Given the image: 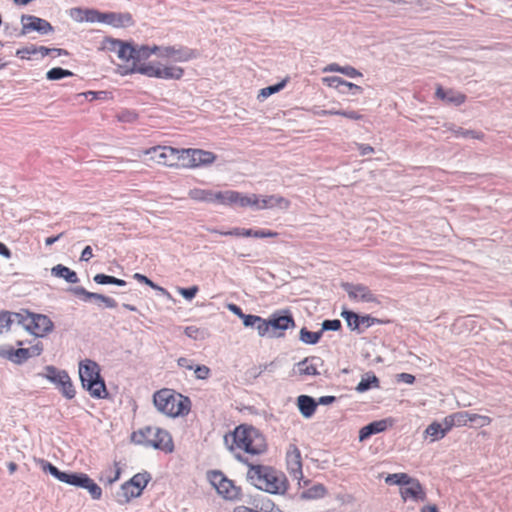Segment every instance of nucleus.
I'll return each instance as SVG.
<instances>
[{"label":"nucleus","mask_w":512,"mask_h":512,"mask_svg":"<svg viewBox=\"0 0 512 512\" xmlns=\"http://www.w3.org/2000/svg\"><path fill=\"white\" fill-rule=\"evenodd\" d=\"M342 74L349 78L362 77V73L360 71L349 65L343 67Z\"/></svg>","instance_id":"nucleus-63"},{"label":"nucleus","mask_w":512,"mask_h":512,"mask_svg":"<svg viewBox=\"0 0 512 512\" xmlns=\"http://www.w3.org/2000/svg\"><path fill=\"white\" fill-rule=\"evenodd\" d=\"M342 327V323L339 319H326L321 324V331H338Z\"/></svg>","instance_id":"nucleus-48"},{"label":"nucleus","mask_w":512,"mask_h":512,"mask_svg":"<svg viewBox=\"0 0 512 512\" xmlns=\"http://www.w3.org/2000/svg\"><path fill=\"white\" fill-rule=\"evenodd\" d=\"M254 328L257 330L259 336H268L271 338V326L269 324V319H263L260 317V322H257Z\"/></svg>","instance_id":"nucleus-46"},{"label":"nucleus","mask_w":512,"mask_h":512,"mask_svg":"<svg viewBox=\"0 0 512 512\" xmlns=\"http://www.w3.org/2000/svg\"><path fill=\"white\" fill-rule=\"evenodd\" d=\"M72 486L86 489L94 500H99L102 497L101 487L86 473L77 472Z\"/></svg>","instance_id":"nucleus-22"},{"label":"nucleus","mask_w":512,"mask_h":512,"mask_svg":"<svg viewBox=\"0 0 512 512\" xmlns=\"http://www.w3.org/2000/svg\"><path fill=\"white\" fill-rule=\"evenodd\" d=\"M152 66H153V64H151V63L137 64L136 62H134L133 67L131 68V72L132 73H140L147 77H151Z\"/></svg>","instance_id":"nucleus-51"},{"label":"nucleus","mask_w":512,"mask_h":512,"mask_svg":"<svg viewBox=\"0 0 512 512\" xmlns=\"http://www.w3.org/2000/svg\"><path fill=\"white\" fill-rule=\"evenodd\" d=\"M454 418L455 426L461 427L467 425L469 423L470 419V412L469 411H459L452 413Z\"/></svg>","instance_id":"nucleus-52"},{"label":"nucleus","mask_w":512,"mask_h":512,"mask_svg":"<svg viewBox=\"0 0 512 512\" xmlns=\"http://www.w3.org/2000/svg\"><path fill=\"white\" fill-rule=\"evenodd\" d=\"M424 433L426 434V436L431 437L432 442L440 440L446 436L445 430H443L440 422L437 421H434L431 424H429L425 429Z\"/></svg>","instance_id":"nucleus-38"},{"label":"nucleus","mask_w":512,"mask_h":512,"mask_svg":"<svg viewBox=\"0 0 512 512\" xmlns=\"http://www.w3.org/2000/svg\"><path fill=\"white\" fill-rule=\"evenodd\" d=\"M224 444L229 451L241 449L251 455H261L267 451V442L263 433L252 425H238L224 436Z\"/></svg>","instance_id":"nucleus-2"},{"label":"nucleus","mask_w":512,"mask_h":512,"mask_svg":"<svg viewBox=\"0 0 512 512\" xmlns=\"http://www.w3.org/2000/svg\"><path fill=\"white\" fill-rule=\"evenodd\" d=\"M323 81L327 84V86L336 89L341 94H351L353 96H357L363 92L362 87L352 82H348L338 76L326 77L323 79Z\"/></svg>","instance_id":"nucleus-19"},{"label":"nucleus","mask_w":512,"mask_h":512,"mask_svg":"<svg viewBox=\"0 0 512 512\" xmlns=\"http://www.w3.org/2000/svg\"><path fill=\"white\" fill-rule=\"evenodd\" d=\"M117 119L123 123H133L138 119V114L134 110L124 109L117 114Z\"/></svg>","instance_id":"nucleus-47"},{"label":"nucleus","mask_w":512,"mask_h":512,"mask_svg":"<svg viewBox=\"0 0 512 512\" xmlns=\"http://www.w3.org/2000/svg\"><path fill=\"white\" fill-rule=\"evenodd\" d=\"M318 360L320 361V358L318 357H306L303 360L299 361L296 364L297 372L300 375H307V376H317L320 373L317 370L316 364H313L311 362Z\"/></svg>","instance_id":"nucleus-30"},{"label":"nucleus","mask_w":512,"mask_h":512,"mask_svg":"<svg viewBox=\"0 0 512 512\" xmlns=\"http://www.w3.org/2000/svg\"><path fill=\"white\" fill-rule=\"evenodd\" d=\"M278 235L277 232L265 229H246L242 228L241 236L242 237H254V238H271L276 237Z\"/></svg>","instance_id":"nucleus-40"},{"label":"nucleus","mask_w":512,"mask_h":512,"mask_svg":"<svg viewBox=\"0 0 512 512\" xmlns=\"http://www.w3.org/2000/svg\"><path fill=\"white\" fill-rule=\"evenodd\" d=\"M22 30L19 36L26 35L31 31H36L41 35H47L54 32V27L45 19L34 15L21 16Z\"/></svg>","instance_id":"nucleus-14"},{"label":"nucleus","mask_w":512,"mask_h":512,"mask_svg":"<svg viewBox=\"0 0 512 512\" xmlns=\"http://www.w3.org/2000/svg\"><path fill=\"white\" fill-rule=\"evenodd\" d=\"M380 380L379 378L372 372L366 373L360 382L356 386V391L359 393H364L372 388H379Z\"/></svg>","instance_id":"nucleus-32"},{"label":"nucleus","mask_w":512,"mask_h":512,"mask_svg":"<svg viewBox=\"0 0 512 512\" xmlns=\"http://www.w3.org/2000/svg\"><path fill=\"white\" fill-rule=\"evenodd\" d=\"M342 288L352 300L365 303H379L377 297L366 285L345 282L342 283Z\"/></svg>","instance_id":"nucleus-15"},{"label":"nucleus","mask_w":512,"mask_h":512,"mask_svg":"<svg viewBox=\"0 0 512 512\" xmlns=\"http://www.w3.org/2000/svg\"><path fill=\"white\" fill-rule=\"evenodd\" d=\"M158 57L171 59L174 62H188L196 59L199 52L183 45L159 46Z\"/></svg>","instance_id":"nucleus-12"},{"label":"nucleus","mask_w":512,"mask_h":512,"mask_svg":"<svg viewBox=\"0 0 512 512\" xmlns=\"http://www.w3.org/2000/svg\"><path fill=\"white\" fill-rule=\"evenodd\" d=\"M210 481L217 492L226 500H238L241 496V488L228 479L221 471L211 472Z\"/></svg>","instance_id":"nucleus-9"},{"label":"nucleus","mask_w":512,"mask_h":512,"mask_svg":"<svg viewBox=\"0 0 512 512\" xmlns=\"http://www.w3.org/2000/svg\"><path fill=\"white\" fill-rule=\"evenodd\" d=\"M150 159L166 166H179L180 149L171 146H154L145 151Z\"/></svg>","instance_id":"nucleus-11"},{"label":"nucleus","mask_w":512,"mask_h":512,"mask_svg":"<svg viewBox=\"0 0 512 512\" xmlns=\"http://www.w3.org/2000/svg\"><path fill=\"white\" fill-rule=\"evenodd\" d=\"M104 23L115 28H122L134 25V20L132 15L128 12H105Z\"/></svg>","instance_id":"nucleus-27"},{"label":"nucleus","mask_w":512,"mask_h":512,"mask_svg":"<svg viewBox=\"0 0 512 512\" xmlns=\"http://www.w3.org/2000/svg\"><path fill=\"white\" fill-rule=\"evenodd\" d=\"M257 202L258 203L255 204V208L257 210L271 209L274 207L287 209L290 204L287 199L279 195H269L264 197L257 195Z\"/></svg>","instance_id":"nucleus-26"},{"label":"nucleus","mask_w":512,"mask_h":512,"mask_svg":"<svg viewBox=\"0 0 512 512\" xmlns=\"http://www.w3.org/2000/svg\"><path fill=\"white\" fill-rule=\"evenodd\" d=\"M237 461L248 466L247 480L257 489L270 494L283 495L289 483L286 475L275 468L262 464H252L240 453H234Z\"/></svg>","instance_id":"nucleus-1"},{"label":"nucleus","mask_w":512,"mask_h":512,"mask_svg":"<svg viewBox=\"0 0 512 512\" xmlns=\"http://www.w3.org/2000/svg\"><path fill=\"white\" fill-rule=\"evenodd\" d=\"M455 136L458 138L482 139L484 134L482 132H478L475 130H469L459 127L457 130H455Z\"/></svg>","instance_id":"nucleus-45"},{"label":"nucleus","mask_w":512,"mask_h":512,"mask_svg":"<svg viewBox=\"0 0 512 512\" xmlns=\"http://www.w3.org/2000/svg\"><path fill=\"white\" fill-rule=\"evenodd\" d=\"M297 407L301 415L309 419L315 414L317 402L312 396L300 395L297 397Z\"/></svg>","instance_id":"nucleus-29"},{"label":"nucleus","mask_w":512,"mask_h":512,"mask_svg":"<svg viewBox=\"0 0 512 512\" xmlns=\"http://www.w3.org/2000/svg\"><path fill=\"white\" fill-rule=\"evenodd\" d=\"M14 354V363L18 365L26 362L30 358L27 348L20 347L18 349H15Z\"/></svg>","instance_id":"nucleus-56"},{"label":"nucleus","mask_w":512,"mask_h":512,"mask_svg":"<svg viewBox=\"0 0 512 512\" xmlns=\"http://www.w3.org/2000/svg\"><path fill=\"white\" fill-rule=\"evenodd\" d=\"M412 477L409 476L407 473H393L389 474L385 482L389 485H399L400 488L404 487L406 484H409V481H411Z\"/></svg>","instance_id":"nucleus-42"},{"label":"nucleus","mask_w":512,"mask_h":512,"mask_svg":"<svg viewBox=\"0 0 512 512\" xmlns=\"http://www.w3.org/2000/svg\"><path fill=\"white\" fill-rule=\"evenodd\" d=\"M10 312L9 311H2L0 313V333H2L3 328H10L11 326V320H10Z\"/></svg>","instance_id":"nucleus-62"},{"label":"nucleus","mask_w":512,"mask_h":512,"mask_svg":"<svg viewBox=\"0 0 512 512\" xmlns=\"http://www.w3.org/2000/svg\"><path fill=\"white\" fill-rule=\"evenodd\" d=\"M198 290L197 286H190L186 288H179V293L186 300H192L196 296Z\"/></svg>","instance_id":"nucleus-59"},{"label":"nucleus","mask_w":512,"mask_h":512,"mask_svg":"<svg viewBox=\"0 0 512 512\" xmlns=\"http://www.w3.org/2000/svg\"><path fill=\"white\" fill-rule=\"evenodd\" d=\"M135 46L127 41L121 40V44L117 50V56L119 59L124 61H134Z\"/></svg>","instance_id":"nucleus-37"},{"label":"nucleus","mask_w":512,"mask_h":512,"mask_svg":"<svg viewBox=\"0 0 512 512\" xmlns=\"http://www.w3.org/2000/svg\"><path fill=\"white\" fill-rule=\"evenodd\" d=\"M268 319L271 326V338L282 337L286 330L295 327V320L288 309L277 310Z\"/></svg>","instance_id":"nucleus-10"},{"label":"nucleus","mask_w":512,"mask_h":512,"mask_svg":"<svg viewBox=\"0 0 512 512\" xmlns=\"http://www.w3.org/2000/svg\"><path fill=\"white\" fill-rule=\"evenodd\" d=\"M392 421L390 419H382L368 423L359 431V440L365 441L372 435L384 432Z\"/></svg>","instance_id":"nucleus-25"},{"label":"nucleus","mask_w":512,"mask_h":512,"mask_svg":"<svg viewBox=\"0 0 512 512\" xmlns=\"http://www.w3.org/2000/svg\"><path fill=\"white\" fill-rule=\"evenodd\" d=\"M151 478V474L147 471L137 473L121 485V490L128 491V489L135 488L136 492H128L129 497H127V499L137 498L141 496L142 491L150 482Z\"/></svg>","instance_id":"nucleus-17"},{"label":"nucleus","mask_w":512,"mask_h":512,"mask_svg":"<svg viewBox=\"0 0 512 512\" xmlns=\"http://www.w3.org/2000/svg\"><path fill=\"white\" fill-rule=\"evenodd\" d=\"M286 463L290 475L298 480L299 486H307L310 480L303 479L301 452L294 444H291L287 450Z\"/></svg>","instance_id":"nucleus-13"},{"label":"nucleus","mask_w":512,"mask_h":512,"mask_svg":"<svg viewBox=\"0 0 512 512\" xmlns=\"http://www.w3.org/2000/svg\"><path fill=\"white\" fill-rule=\"evenodd\" d=\"M469 423H473L478 427H484L491 423V418L485 415H479L470 412Z\"/></svg>","instance_id":"nucleus-53"},{"label":"nucleus","mask_w":512,"mask_h":512,"mask_svg":"<svg viewBox=\"0 0 512 512\" xmlns=\"http://www.w3.org/2000/svg\"><path fill=\"white\" fill-rule=\"evenodd\" d=\"M286 84H287V79H284L276 84L269 85L265 88H262L259 91L258 99L264 100V99L268 98L269 96L281 91L286 86Z\"/></svg>","instance_id":"nucleus-41"},{"label":"nucleus","mask_w":512,"mask_h":512,"mask_svg":"<svg viewBox=\"0 0 512 512\" xmlns=\"http://www.w3.org/2000/svg\"><path fill=\"white\" fill-rule=\"evenodd\" d=\"M443 430H445V433L447 434L453 427H455L454 418L453 415L450 414L446 416L442 422H440Z\"/></svg>","instance_id":"nucleus-64"},{"label":"nucleus","mask_w":512,"mask_h":512,"mask_svg":"<svg viewBox=\"0 0 512 512\" xmlns=\"http://www.w3.org/2000/svg\"><path fill=\"white\" fill-rule=\"evenodd\" d=\"M159 46L153 45H141V46H135V53H134V62H138L141 59H147L150 57L151 54H156L158 56V50Z\"/></svg>","instance_id":"nucleus-36"},{"label":"nucleus","mask_w":512,"mask_h":512,"mask_svg":"<svg viewBox=\"0 0 512 512\" xmlns=\"http://www.w3.org/2000/svg\"><path fill=\"white\" fill-rule=\"evenodd\" d=\"M73 75L74 73L70 70L61 67H53L47 71L46 78L50 81H57L66 77H71Z\"/></svg>","instance_id":"nucleus-43"},{"label":"nucleus","mask_w":512,"mask_h":512,"mask_svg":"<svg viewBox=\"0 0 512 512\" xmlns=\"http://www.w3.org/2000/svg\"><path fill=\"white\" fill-rule=\"evenodd\" d=\"M114 279H115L114 276L107 275V274H104V273L96 274L93 277V281L96 284H99V285H113L114 284Z\"/></svg>","instance_id":"nucleus-57"},{"label":"nucleus","mask_w":512,"mask_h":512,"mask_svg":"<svg viewBox=\"0 0 512 512\" xmlns=\"http://www.w3.org/2000/svg\"><path fill=\"white\" fill-rule=\"evenodd\" d=\"M132 441L145 447H153L166 453L174 449L171 435L164 429L145 427L132 434Z\"/></svg>","instance_id":"nucleus-5"},{"label":"nucleus","mask_w":512,"mask_h":512,"mask_svg":"<svg viewBox=\"0 0 512 512\" xmlns=\"http://www.w3.org/2000/svg\"><path fill=\"white\" fill-rule=\"evenodd\" d=\"M184 75V69L179 66H163L162 79L180 80Z\"/></svg>","instance_id":"nucleus-39"},{"label":"nucleus","mask_w":512,"mask_h":512,"mask_svg":"<svg viewBox=\"0 0 512 512\" xmlns=\"http://www.w3.org/2000/svg\"><path fill=\"white\" fill-rule=\"evenodd\" d=\"M120 44H121V40L120 39H115V38H112V37H106L103 40L102 48L104 50H107L109 52H115L117 54V50H118V47H119Z\"/></svg>","instance_id":"nucleus-54"},{"label":"nucleus","mask_w":512,"mask_h":512,"mask_svg":"<svg viewBox=\"0 0 512 512\" xmlns=\"http://www.w3.org/2000/svg\"><path fill=\"white\" fill-rule=\"evenodd\" d=\"M243 325L247 328H254L257 322H260V316L253 314H244L241 318Z\"/></svg>","instance_id":"nucleus-60"},{"label":"nucleus","mask_w":512,"mask_h":512,"mask_svg":"<svg viewBox=\"0 0 512 512\" xmlns=\"http://www.w3.org/2000/svg\"><path fill=\"white\" fill-rule=\"evenodd\" d=\"M216 159V155L210 151L202 149H180L179 165L188 168H196L212 164Z\"/></svg>","instance_id":"nucleus-6"},{"label":"nucleus","mask_w":512,"mask_h":512,"mask_svg":"<svg viewBox=\"0 0 512 512\" xmlns=\"http://www.w3.org/2000/svg\"><path fill=\"white\" fill-rule=\"evenodd\" d=\"M35 54H37L36 45H33V44L23 47L21 49H18L16 51V56L21 59H29L31 55H35Z\"/></svg>","instance_id":"nucleus-55"},{"label":"nucleus","mask_w":512,"mask_h":512,"mask_svg":"<svg viewBox=\"0 0 512 512\" xmlns=\"http://www.w3.org/2000/svg\"><path fill=\"white\" fill-rule=\"evenodd\" d=\"M326 494H327L326 487L323 484L318 483V484H315L312 487L302 491L300 494V499H302V500L321 499V498L325 497Z\"/></svg>","instance_id":"nucleus-33"},{"label":"nucleus","mask_w":512,"mask_h":512,"mask_svg":"<svg viewBox=\"0 0 512 512\" xmlns=\"http://www.w3.org/2000/svg\"><path fill=\"white\" fill-rule=\"evenodd\" d=\"M51 274L55 277L63 278L66 282L71 284L79 282V278L76 272L62 264H57L56 266H54L51 269Z\"/></svg>","instance_id":"nucleus-31"},{"label":"nucleus","mask_w":512,"mask_h":512,"mask_svg":"<svg viewBox=\"0 0 512 512\" xmlns=\"http://www.w3.org/2000/svg\"><path fill=\"white\" fill-rule=\"evenodd\" d=\"M68 291L74 294L75 296L80 297L85 302L90 300H97L103 302L107 308L117 307V302L115 299L105 296L103 294L90 292L81 286L70 287Z\"/></svg>","instance_id":"nucleus-21"},{"label":"nucleus","mask_w":512,"mask_h":512,"mask_svg":"<svg viewBox=\"0 0 512 512\" xmlns=\"http://www.w3.org/2000/svg\"><path fill=\"white\" fill-rule=\"evenodd\" d=\"M133 278L136 279L138 282L140 283H143V284H146L148 285L149 287H151L152 289L154 290H158V291H161L163 293H166L167 291L160 287L159 285H157L156 283H154L151 279H149L147 276H145L144 274H141V273H135L133 275Z\"/></svg>","instance_id":"nucleus-50"},{"label":"nucleus","mask_w":512,"mask_h":512,"mask_svg":"<svg viewBox=\"0 0 512 512\" xmlns=\"http://www.w3.org/2000/svg\"><path fill=\"white\" fill-rule=\"evenodd\" d=\"M14 351L15 349L11 346L4 345L0 346V357L10 360L14 363L15 357H14Z\"/></svg>","instance_id":"nucleus-61"},{"label":"nucleus","mask_w":512,"mask_h":512,"mask_svg":"<svg viewBox=\"0 0 512 512\" xmlns=\"http://www.w3.org/2000/svg\"><path fill=\"white\" fill-rule=\"evenodd\" d=\"M45 371V378L54 383L65 398L73 399L75 397L74 385L65 370H59L52 365H48L45 367Z\"/></svg>","instance_id":"nucleus-8"},{"label":"nucleus","mask_w":512,"mask_h":512,"mask_svg":"<svg viewBox=\"0 0 512 512\" xmlns=\"http://www.w3.org/2000/svg\"><path fill=\"white\" fill-rule=\"evenodd\" d=\"M82 19H84L85 22H90V23H95V22L104 23L105 12H100L99 10H96V9H85L84 16Z\"/></svg>","instance_id":"nucleus-44"},{"label":"nucleus","mask_w":512,"mask_h":512,"mask_svg":"<svg viewBox=\"0 0 512 512\" xmlns=\"http://www.w3.org/2000/svg\"><path fill=\"white\" fill-rule=\"evenodd\" d=\"M193 369L197 379L204 380L210 375V369L206 365H196Z\"/></svg>","instance_id":"nucleus-58"},{"label":"nucleus","mask_w":512,"mask_h":512,"mask_svg":"<svg viewBox=\"0 0 512 512\" xmlns=\"http://www.w3.org/2000/svg\"><path fill=\"white\" fill-rule=\"evenodd\" d=\"M40 464H41L42 470L45 473H49L51 476H53L58 481L72 486V484L75 480V477L77 475V472L61 471L58 467L53 465L51 462L43 460V459L40 461Z\"/></svg>","instance_id":"nucleus-23"},{"label":"nucleus","mask_w":512,"mask_h":512,"mask_svg":"<svg viewBox=\"0 0 512 512\" xmlns=\"http://www.w3.org/2000/svg\"><path fill=\"white\" fill-rule=\"evenodd\" d=\"M435 95L442 101H445L448 104H453L455 106H460L466 100V96L464 94L453 89L446 90L441 85L436 88Z\"/></svg>","instance_id":"nucleus-28"},{"label":"nucleus","mask_w":512,"mask_h":512,"mask_svg":"<svg viewBox=\"0 0 512 512\" xmlns=\"http://www.w3.org/2000/svg\"><path fill=\"white\" fill-rule=\"evenodd\" d=\"M29 325L27 331L36 337H44L54 328L53 322L47 315L37 313H32Z\"/></svg>","instance_id":"nucleus-16"},{"label":"nucleus","mask_w":512,"mask_h":512,"mask_svg":"<svg viewBox=\"0 0 512 512\" xmlns=\"http://www.w3.org/2000/svg\"><path fill=\"white\" fill-rule=\"evenodd\" d=\"M153 403L157 410L170 417L187 415L191 410L189 397L174 393L171 389H161L154 393Z\"/></svg>","instance_id":"nucleus-3"},{"label":"nucleus","mask_w":512,"mask_h":512,"mask_svg":"<svg viewBox=\"0 0 512 512\" xmlns=\"http://www.w3.org/2000/svg\"><path fill=\"white\" fill-rule=\"evenodd\" d=\"M223 202L222 205H237L239 207H255L257 204V194H251L250 196L244 195L238 191L227 190L223 191Z\"/></svg>","instance_id":"nucleus-18"},{"label":"nucleus","mask_w":512,"mask_h":512,"mask_svg":"<svg viewBox=\"0 0 512 512\" xmlns=\"http://www.w3.org/2000/svg\"><path fill=\"white\" fill-rule=\"evenodd\" d=\"M400 494L404 501L423 502L426 500V492L418 479L413 478L404 487L400 488Z\"/></svg>","instance_id":"nucleus-20"},{"label":"nucleus","mask_w":512,"mask_h":512,"mask_svg":"<svg viewBox=\"0 0 512 512\" xmlns=\"http://www.w3.org/2000/svg\"><path fill=\"white\" fill-rule=\"evenodd\" d=\"M322 335L323 333L321 330L312 332L306 327H303L299 332V340L307 345H316L320 341Z\"/></svg>","instance_id":"nucleus-34"},{"label":"nucleus","mask_w":512,"mask_h":512,"mask_svg":"<svg viewBox=\"0 0 512 512\" xmlns=\"http://www.w3.org/2000/svg\"><path fill=\"white\" fill-rule=\"evenodd\" d=\"M79 378L82 387L89 392L94 399H106L109 393L104 379L100 374L99 365L90 359H85L79 363Z\"/></svg>","instance_id":"nucleus-4"},{"label":"nucleus","mask_w":512,"mask_h":512,"mask_svg":"<svg viewBox=\"0 0 512 512\" xmlns=\"http://www.w3.org/2000/svg\"><path fill=\"white\" fill-rule=\"evenodd\" d=\"M10 316L11 325L17 323L27 331V327L30 326L29 322L31 321L32 312L21 310L20 312H10Z\"/></svg>","instance_id":"nucleus-35"},{"label":"nucleus","mask_w":512,"mask_h":512,"mask_svg":"<svg viewBox=\"0 0 512 512\" xmlns=\"http://www.w3.org/2000/svg\"><path fill=\"white\" fill-rule=\"evenodd\" d=\"M189 197L195 201L206 202V203H217L223 202V191H213L208 189L194 188L189 191Z\"/></svg>","instance_id":"nucleus-24"},{"label":"nucleus","mask_w":512,"mask_h":512,"mask_svg":"<svg viewBox=\"0 0 512 512\" xmlns=\"http://www.w3.org/2000/svg\"><path fill=\"white\" fill-rule=\"evenodd\" d=\"M341 317L344 318V320L347 323V326L352 331H357L358 333H361L364 331V329L369 328L375 324H387L390 323V320L388 319H380L373 317L369 314L366 315H360L352 310L344 309L341 312Z\"/></svg>","instance_id":"nucleus-7"},{"label":"nucleus","mask_w":512,"mask_h":512,"mask_svg":"<svg viewBox=\"0 0 512 512\" xmlns=\"http://www.w3.org/2000/svg\"><path fill=\"white\" fill-rule=\"evenodd\" d=\"M184 333L187 337L194 339V340H202L204 339L205 332L204 330H201L197 326H187L184 330Z\"/></svg>","instance_id":"nucleus-49"}]
</instances>
